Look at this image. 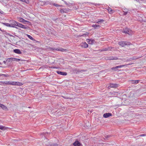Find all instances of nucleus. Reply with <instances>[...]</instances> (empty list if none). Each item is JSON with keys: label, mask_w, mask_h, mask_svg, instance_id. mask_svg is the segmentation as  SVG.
<instances>
[{"label": "nucleus", "mask_w": 146, "mask_h": 146, "mask_svg": "<svg viewBox=\"0 0 146 146\" xmlns=\"http://www.w3.org/2000/svg\"><path fill=\"white\" fill-rule=\"evenodd\" d=\"M58 51L61 52H66L68 50L66 49H64L63 48L60 47L58 48Z\"/></svg>", "instance_id": "4468645a"}, {"label": "nucleus", "mask_w": 146, "mask_h": 146, "mask_svg": "<svg viewBox=\"0 0 146 146\" xmlns=\"http://www.w3.org/2000/svg\"><path fill=\"white\" fill-rule=\"evenodd\" d=\"M21 60V59H18L15 58H12L11 59V62H12V61H13L18 62Z\"/></svg>", "instance_id": "dca6fc26"}, {"label": "nucleus", "mask_w": 146, "mask_h": 146, "mask_svg": "<svg viewBox=\"0 0 146 146\" xmlns=\"http://www.w3.org/2000/svg\"><path fill=\"white\" fill-rule=\"evenodd\" d=\"M0 67H1V66H0Z\"/></svg>", "instance_id": "4d7b16f0"}, {"label": "nucleus", "mask_w": 146, "mask_h": 146, "mask_svg": "<svg viewBox=\"0 0 146 146\" xmlns=\"http://www.w3.org/2000/svg\"><path fill=\"white\" fill-rule=\"evenodd\" d=\"M62 97H63V98H64V99H70L69 97H68L64 96H62Z\"/></svg>", "instance_id": "c9c22d12"}, {"label": "nucleus", "mask_w": 146, "mask_h": 146, "mask_svg": "<svg viewBox=\"0 0 146 146\" xmlns=\"http://www.w3.org/2000/svg\"><path fill=\"white\" fill-rule=\"evenodd\" d=\"M1 108H2L3 110L5 111L8 110V109L3 104H1Z\"/></svg>", "instance_id": "2eb2a0df"}, {"label": "nucleus", "mask_w": 146, "mask_h": 146, "mask_svg": "<svg viewBox=\"0 0 146 146\" xmlns=\"http://www.w3.org/2000/svg\"><path fill=\"white\" fill-rule=\"evenodd\" d=\"M6 128L5 126L0 125V129L2 130H4Z\"/></svg>", "instance_id": "bb28decb"}, {"label": "nucleus", "mask_w": 146, "mask_h": 146, "mask_svg": "<svg viewBox=\"0 0 146 146\" xmlns=\"http://www.w3.org/2000/svg\"><path fill=\"white\" fill-rule=\"evenodd\" d=\"M27 35L28 37V38H29L30 39H31V40H32L33 41H34L35 40L34 38H33V37L32 36H30V35L27 34Z\"/></svg>", "instance_id": "4be33fe9"}, {"label": "nucleus", "mask_w": 146, "mask_h": 146, "mask_svg": "<svg viewBox=\"0 0 146 146\" xmlns=\"http://www.w3.org/2000/svg\"><path fill=\"white\" fill-rule=\"evenodd\" d=\"M51 68H57L55 67H54V66L52 67H51Z\"/></svg>", "instance_id": "49530a36"}, {"label": "nucleus", "mask_w": 146, "mask_h": 146, "mask_svg": "<svg viewBox=\"0 0 146 146\" xmlns=\"http://www.w3.org/2000/svg\"><path fill=\"white\" fill-rule=\"evenodd\" d=\"M18 19L19 21L20 22H23V23H24L25 24H26V23H30V22L29 21L25 20L22 17H19L18 18Z\"/></svg>", "instance_id": "20e7f679"}, {"label": "nucleus", "mask_w": 146, "mask_h": 146, "mask_svg": "<svg viewBox=\"0 0 146 146\" xmlns=\"http://www.w3.org/2000/svg\"><path fill=\"white\" fill-rule=\"evenodd\" d=\"M108 10V11L109 13L111 14V13H113V10H112L110 8L108 7L107 9Z\"/></svg>", "instance_id": "412c9836"}, {"label": "nucleus", "mask_w": 146, "mask_h": 146, "mask_svg": "<svg viewBox=\"0 0 146 146\" xmlns=\"http://www.w3.org/2000/svg\"><path fill=\"white\" fill-rule=\"evenodd\" d=\"M1 76H5L6 77H8L9 76L8 74H2Z\"/></svg>", "instance_id": "a19ab883"}, {"label": "nucleus", "mask_w": 146, "mask_h": 146, "mask_svg": "<svg viewBox=\"0 0 146 146\" xmlns=\"http://www.w3.org/2000/svg\"><path fill=\"white\" fill-rule=\"evenodd\" d=\"M16 84V83L15 82H11L10 83V85H15Z\"/></svg>", "instance_id": "2f4dec72"}, {"label": "nucleus", "mask_w": 146, "mask_h": 146, "mask_svg": "<svg viewBox=\"0 0 146 146\" xmlns=\"http://www.w3.org/2000/svg\"><path fill=\"white\" fill-rule=\"evenodd\" d=\"M29 108H30V107H29Z\"/></svg>", "instance_id": "6e6d98bb"}, {"label": "nucleus", "mask_w": 146, "mask_h": 146, "mask_svg": "<svg viewBox=\"0 0 146 146\" xmlns=\"http://www.w3.org/2000/svg\"><path fill=\"white\" fill-rule=\"evenodd\" d=\"M124 10L125 11H126L127 10V9L126 8H125L124 9Z\"/></svg>", "instance_id": "09e8293b"}, {"label": "nucleus", "mask_w": 146, "mask_h": 146, "mask_svg": "<svg viewBox=\"0 0 146 146\" xmlns=\"http://www.w3.org/2000/svg\"><path fill=\"white\" fill-rule=\"evenodd\" d=\"M146 136V134H141L139 135H137V137H142V136Z\"/></svg>", "instance_id": "72a5a7b5"}, {"label": "nucleus", "mask_w": 146, "mask_h": 146, "mask_svg": "<svg viewBox=\"0 0 146 146\" xmlns=\"http://www.w3.org/2000/svg\"><path fill=\"white\" fill-rule=\"evenodd\" d=\"M118 85L116 84L111 83L110 86L111 88H116L118 87Z\"/></svg>", "instance_id": "ddd939ff"}, {"label": "nucleus", "mask_w": 146, "mask_h": 146, "mask_svg": "<svg viewBox=\"0 0 146 146\" xmlns=\"http://www.w3.org/2000/svg\"><path fill=\"white\" fill-rule=\"evenodd\" d=\"M13 52L16 53L21 54H22V52L19 49H15L13 50Z\"/></svg>", "instance_id": "f8f14e48"}, {"label": "nucleus", "mask_w": 146, "mask_h": 146, "mask_svg": "<svg viewBox=\"0 0 146 146\" xmlns=\"http://www.w3.org/2000/svg\"><path fill=\"white\" fill-rule=\"evenodd\" d=\"M7 62V61H6H6H3V63H4V64H5L6 63V62Z\"/></svg>", "instance_id": "a18cd8bd"}, {"label": "nucleus", "mask_w": 146, "mask_h": 146, "mask_svg": "<svg viewBox=\"0 0 146 146\" xmlns=\"http://www.w3.org/2000/svg\"><path fill=\"white\" fill-rule=\"evenodd\" d=\"M73 145L74 146H80L82 144L78 141L76 140L73 143Z\"/></svg>", "instance_id": "39448f33"}, {"label": "nucleus", "mask_w": 146, "mask_h": 146, "mask_svg": "<svg viewBox=\"0 0 146 146\" xmlns=\"http://www.w3.org/2000/svg\"><path fill=\"white\" fill-rule=\"evenodd\" d=\"M9 23L11 27L15 28L16 29H18V28L16 27V26H17V25H18V22L15 21L13 20H11L9 21Z\"/></svg>", "instance_id": "f257e3e1"}, {"label": "nucleus", "mask_w": 146, "mask_h": 146, "mask_svg": "<svg viewBox=\"0 0 146 146\" xmlns=\"http://www.w3.org/2000/svg\"><path fill=\"white\" fill-rule=\"evenodd\" d=\"M143 104V102L141 100L139 99L137 101V105H142Z\"/></svg>", "instance_id": "f3484780"}, {"label": "nucleus", "mask_w": 146, "mask_h": 146, "mask_svg": "<svg viewBox=\"0 0 146 146\" xmlns=\"http://www.w3.org/2000/svg\"><path fill=\"white\" fill-rule=\"evenodd\" d=\"M118 59V58L117 57H112L110 59V60H116Z\"/></svg>", "instance_id": "473e14b6"}, {"label": "nucleus", "mask_w": 146, "mask_h": 146, "mask_svg": "<svg viewBox=\"0 0 146 146\" xmlns=\"http://www.w3.org/2000/svg\"><path fill=\"white\" fill-rule=\"evenodd\" d=\"M27 2H29V1H27Z\"/></svg>", "instance_id": "5fc2aeb1"}, {"label": "nucleus", "mask_w": 146, "mask_h": 146, "mask_svg": "<svg viewBox=\"0 0 146 146\" xmlns=\"http://www.w3.org/2000/svg\"><path fill=\"white\" fill-rule=\"evenodd\" d=\"M104 21V20L102 19H100L98 20V21L96 22L98 24H101V23Z\"/></svg>", "instance_id": "6ab92c4d"}, {"label": "nucleus", "mask_w": 146, "mask_h": 146, "mask_svg": "<svg viewBox=\"0 0 146 146\" xmlns=\"http://www.w3.org/2000/svg\"><path fill=\"white\" fill-rule=\"evenodd\" d=\"M131 30L128 29V28H125V29H123L122 31V32L124 33L125 34H128L129 35L130 34V32Z\"/></svg>", "instance_id": "7ed1b4c3"}, {"label": "nucleus", "mask_w": 146, "mask_h": 146, "mask_svg": "<svg viewBox=\"0 0 146 146\" xmlns=\"http://www.w3.org/2000/svg\"><path fill=\"white\" fill-rule=\"evenodd\" d=\"M16 84L15 85L17 86H22L23 85V84L20 82H15Z\"/></svg>", "instance_id": "393cba45"}, {"label": "nucleus", "mask_w": 146, "mask_h": 146, "mask_svg": "<svg viewBox=\"0 0 146 146\" xmlns=\"http://www.w3.org/2000/svg\"><path fill=\"white\" fill-rule=\"evenodd\" d=\"M1 104H0V107H1Z\"/></svg>", "instance_id": "603ef678"}, {"label": "nucleus", "mask_w": 146, "mask_h": 146, "mask_svg": "<svg viewBox=\"0 0 146 146\" xmlns=\"http://www.w3.org/2000/svg\"><path fill=\"white\" fill-rule=\"evenodd\" d=\"M58 48H54L53 50H56V51H58Z\"/></svg>", "instance_id": "37998d69"}, {"label": "nucleus", "mask_w": 146, "mask_h": 146, "mask_svg": "<svg viewBox=\"0 0 146 146\" xmlns=\"http://www.w3.org/2000/svg\"><path fill=\"white\" fill-rule=\"evenodd\" d=\"M58 145L57 143H52L50 146H58Z\"/></svg>", "instance_id": "7c9ffc66"}, {"label": "nucleus", "mask_w": 146, "mask_h": 146, "mask_svg": "<svg viewBox=\"0 0 146 146\" xmlns=\"http://www.w3.org/2000/svg\"><path fill=\"white\" fill-rule=\"evenodd\" d=\"M17 26L19 27L24 29H27V27L26 26L22 24H21L18 22V25H17Z\"/></svg>", "instance_id": "9d476101"}, {"label": "nucleus", "mask_w": 146, "mask_h": 146, "mask_svg": "<svg viewBox=\"0 0 146 146\" xmlns=\"http://www.w3.org/2000/svg\"><path fill=\"white\" fill-rule=\"evenodd\" d=\"M109 48H104V49H102V51H107L108 50V49Z\"/></svg>", "instance_id": "e433bc0d"}, {"label": "nucleus", "mask_w": 146, "mask_h": 146, "mask_svg": "<svg viewBox=\"0 0 146 146\" xmlns=\"http://www.w3.org/2000/svg\"><path fill=\"white\" fill-rule=\"evenodd\" d=\"M85 71H86V70H78L77 71V74H79V73H82V72H85Z\"/></svg>", "instance_id": "5701e85b"}, {"label": "nucleus", "mask_w": 146, "mask_h": 146, "mask_svg": "<svg viewBox=\"0 0 146 146\" xmlns=\"http://www.w3.org/2000/svg\"><path fill=\"white\" fill-rule=\"evenodd\" d=\"M111 135H106L104 137L105 138H104V139L105 140V139H108V138H109L111 137Z\"/></svg>", "instance_id": "a878e982"}, {"label": "nucleus", "mask_w": 146, "mask_h": 146, "mask_svg": "<svg viewBox=\"0 0 146 146\" xmlns=\"http://www.w3.org/2000/svg\"><path fill=\"white\" fill-rule=\"evenodd\" d=\"M140 81L139 80H137V84L139 83V81Z\"/></svg>", "instance_id": "3c124183"}, {"label": "nucleus", "mask_w": 146, "mask_h": 146, "mask_svg": "<svg viewBox=\"0 0 146 146\" xmlns=\"http://www.w3.org/2000/svg\"><path fill=\"white\" fill-rule=\"evenodd\" d=\"M42 134L44 135V137H45L47 135H49L50 134V133L46 132H43L42 133Z\"/></svg>", "instance_id": "aec40b11"}, {"label": "nucleus", "mask_w": 146, "mask_h": 146, "mask_svg": "<svg viewBox=\"0 0 146 146\" xmlns=\"http://www.w3.org/2000/svg\"><path fill=\"white\" fill-rule=\"evenodd\" d=\"M119 45L122 46H124L126 45H129L130 44V43L129 42H127L126 41H121L119 42L118 43Z\"/></svg>", "instance_id": "f03ea898"}, {"label": "nucleus", "mask_w": 146, "mask_h": 146, "mask_svg": "<svg viewBox=\"0 0 146 146\" xmlns=\"http://www.w3.org/2000/svg\"><path fill=\"white\" fill-rule=\"evenodd\" d=\"M81 46L83 48H86L88 46V44L86 42H82L80 44Z\"/></svg>", "instance_id": "0eeeda50"}, {"label": "nucleus", "mask_w": 146, "mask_h": 146, "mask_svg": "<svg viewBox=\"0 0 146 146\" xmlns=\"http://www.w3.org/2000/svg\"><path fill=\"white\" fill-rule=\"evenodd\" d=\"M54 6H55V7H59V6H62V5H59L57 4H54Z\"/></svg>", "instance_id": "ea45409f"}, {"label": "nucleus", "mask_w": 146, "mask_h": 146, "mask_svg": "<svg viewBox=\"0 0 146 146\" xmlns=\"http://www.w3.org/2000/svg\"><path fill=\"white\" fill-rule=\"evenodd\" d=\"M2 23L3 25H5L7 27H11L10 25V24L6 23Z\"/></svg>", "instance_id": "b1692460"}, {"label": "nucleus", "mask_w": 146, "mask_h": 146, "mask_svg": "<svg viewBox=\"0 0 146 146\" xmlns=\"http://www.w3.org/2000/svg\"><path fill=\"white\" fill-rule=\"evenodd\" d=\"M87 41L89 44H93L95 42V40L91 39H87Z\"/></svg>", "instance_id": "6e6552de"}, {"label": "nucleus", "mask_w": 146, "mask_h": 146, "mask_svg": "<svg viewBox=\"0 0 146 146\" xmlns=\"http://www.w3.org/2000/svg\"><path fill=\"white\" fill-rule=\"evenodd\" d=\"M85 35V34H83V35H82V36H84V35Z\"/></svg>", "instance_id": "864d4df0"}, {"label": "nucleus", "mask_w": 146, "mask_h": 146, "mask_svg": "<svg viewBox=\"0 0 146 146\" xmlns=\"http://www.w3.org/2000/svg\"><path fill=\"white\" fill-rule=\"evenodd\" d=\"M11 58H8L6 59V61L8 62H9L11 61Z\"/></svg>", "instance_id": "f704fd0d"}, {"label": "nucleus", "mask_w": 146, "mask_h": 146, "mask_svg": "<svg viewBox=\"0 0 146 146\" xmlns=\"http://www.w3.org/2000/svg\"><path fill=\"white\" fill-rule=\"evenodd\" d=\"M112 116V114L111 113H106L103 115V117L104 118H108L110 116Z\"/></svg>", "instance_id": "1a4fd4ad"}, {"label": "nucleus", "mask_w": 146, "mask_h": 146, "mask_svg": "<svg viewBox=\"0 0 146 146\" xmlns=\"http://www.w3.org/2000/svg\"><path fill=\"white\" fill-rule=\"evenodd\" d=\"M92 26L95 29H98L101 27L100 25H93Z\"/></svg>", "instance_id": "a211bd4d"}, {"label": "nucleus", "mask_w": 146, "mask_h": 146, "mask_svg": "<svg viewBox=\"0 0 146 146\" xmlns=\"http://www.w3.org/2000/svg\"><path fill=\"white\" fill-rule=\"evenodd\" d=\"M10 83L11 82H8V81H6L4 82L3 83V84H6V85H10Z\"/></svg>", "instance_id": "cd10ccee"}, {"label": "nucleus", "mask_w": 146, "mask_h": 146, "mask_svg": "<svg viewBox=\"0 0 146 146\" xmlns=\"http://www.w3.org/2000/svg\"><path fill=\"white\" fill-rule=\"evenodd\" d=\"M43 2L44 3V4H48V1H44V2Z\"/></svg>", "instance_id": "79ce46f5"}, {"label": "nucleus", "mask_w": 146, "mask_h": 146, "mask_svg": "<svg viewBox=\"0 0 146 146\" xmlns=\"http://www.w3.org/2000/svg\"><path fill=\"white\" fill-rule=\"evenodd\" d=\"M131 81L132 82H131V83H132V84L137 83V80H135V81L132 80V81Z\"/></svg>", "instance_id": "4c0bfd02"}, {"label": "nucleus", "mask_w": 146, "mask_h": 146, "mask_svg": "<svg viewBox=\"0 0 146 146\" xmlns=\"http://www.w3.org/2000/svg\"><path fill=\"white\" fill-rule=\"evenodd\" d=\"M125 66H126V65L125 64V65H119V66H117L116 68H121L122 67Z\"/></svg>", "instance_id": "c85d7f7f"}, {"label": "nucleus", "mask_w": 146, "mask_h": 146, "mask_svg": "<svg viewBox=\"0 0 146 146\" xmlns=\"http://www.w3.org/2000/svg\"><path fill=\"white\" fill-rule=\"evenodd\" d=\"M116 67L117 66L113 67L111 68V69L113 70L116 71L117 70V68Z\"/></svg>", "instance_id": "c756f323"}, {"label": "nucleus", "mask_w": 146, "mask_h": 146, "mask_svg": "<svg viewBox=\"0 0 146 146\" xmlns=\"http://www.w3.org/2000/svg\"><path fill=\"white\" fill-rule=\"evenodd\" d=\"M69 9H61L60 10V11L61 13H67L69 11Z\"/></svg>", "instance_id": "423d86ee"}, {"label": "nucleus", "mask_w": 146, "mask_h": 146, "mask_svg": "<svg viewBox=\"0 0 146 146\" xmlns=\"http://www.w3.org/2000/svg\"><path fill=\"white\" fill-rule=\"evenodd\" d=\"M56 72L58 74L66 76V75L67 74V73L66 72H64L60 71H57Z\"/></svg>", "instance_id": "9b49d317"}, {"label": "nucleus", "mask_w": 146, "mask_h": 146, "mask_svg": "<svg viewBox=\"0 0 146 146\" xmlns=\"http://www.w3.org/2000/svg\"><path fill=\"white\" fill-rule=\"evenodd\" d=\"M0 31H2V32H4V30H2L1 29V28H0Z\"/></svg>", "instance_id": "8fccbe9b"}, {"label": "nucleus", "mask_w": 146, "mask_h": 146, "mask_svg": "<svg viewBox=\"0 0 146 146\" xmlns=\"http://www.w3.org/2000/svg\"><path fill=\"white\" fill-rule=\"evenodd\" d=\"M64 3L66 4V5H68V3L66 1H64Z\"/></svg>", "instance_id": "de8ad7c7"}, {"label": "nucleus", "mask_w": 146, "mask_h": 146, "mask_svg": "<svg viewBox=\"0 0 146 146\" xmlns=\"http://www.w3.org/2000/svg\"><path fill=\"white\" fill-rule=\"evenodd\" d=\"M20 0L22 2H25L27 3H28L27 2H26L25 1V0Z\"/></svg>", "instance_id": "c03bdc74"}, {"label": "nucleus", "mask_w": 146, "mask_h": 146, "mask_svg": "<svg viewBox=\"0 0 146 146\" xmlns=\"http://www.w3.org/2000/svg\"><path fill=\"white\" fill-rule=\"evenodd\" d=\"M123 12H124V13L123 14V15H126L128 13V11H123Z\"/></svg>", "instance_id": "58836bf2"}]
</instances>
